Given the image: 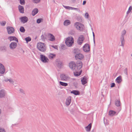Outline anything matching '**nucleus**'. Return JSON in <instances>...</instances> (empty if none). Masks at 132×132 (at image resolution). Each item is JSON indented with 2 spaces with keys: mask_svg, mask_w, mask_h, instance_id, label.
Instances as JSON below:
<instances>
[{
  "mask_svg": "<svg viewBox=\"0 0 132 132\" xmlns=\"http://www.w3.org/2000/svg\"><path fill=\"white\" fill-rule=\"evenodd\" d=\"M69 66L73 71L80 70L82 67V63L81 61L78 62L76 64L75 62L72 61L69 63Z\"/></svg>",
  "mask_w": 132,
  "mask_h": 132,
  "instance_id": "obj_1",
  "label": "nucleus"
},
{
  "mask_svg": "<svg viewBox=\"0 0 132 132\" xmlns=\"http://www.w3.org/2000/svg\"><path fill=\"white\" fill-rule=\"evenodd\" d=\"M37 47L38 50L41 52H45L46 50V44L42 43H38L37 45Z\"/></svg>",
  "mask_w": 132,
  "mask_h": 132,
  "instance_id": "obj_2",
  "label": "nucleus"
},
{
  "mask_svg": "<svg viewBox=\"0 0 132 132\" xmlns=\"http://www.w3.org/2000/svg\"><path fill=\"white\" fill-rule=\"evenodd\" d=\"M65 43L67 46H71L74 43V39L72 37H68L65 40Z\"/></svg>",
  "mask_w": 132,
  "mask_h": 132,
  "instance_id": "obj_3",
  "label": "nucleus"
},
{
  "mask_svg": "<svg viewBox=\"0 0 132 132\" xmlns=\"http://www.w3.org/2000/svg\"><path fill=\"white\" fill-rule=\"evenodd\" d=\"M126 33V31L125 30H123L121 32V35L120 37V40L121 42V45L120 46L123 47L125 43V40L124 38V36Z\"/></svg>",
  "mask_w": 132,
  "mask_h": 132,
  "instance_id": "obj_4",
  "label": "nucleus"
},
{
  "mask_svg": "<svg viewBox=\"0 0 132 132\" xmlns=\"http://www.w3.org/2000/svg\"><path fill=\"white\" fill-rule=\"evenodd\" d=\"M40 58L41 61L44 63H48L49 61L47 57L42 54L40 55Z\"/></svg>",
  "mask_w": 132,
  "mask_h": 132,
  "instance_id": "obj_5",
  "label": "nucleus"
},
{
  "mask_svg": "<svg viewBox=\"0 0 132 132\" xmlns=\"http://www.w3.org/2000/svg\"><path fill=\"white\" fill-rule=\"evenodd\" d=\"M60 77L61 80L63 81H67L70 79L69 77L66 75L63 74H61L60 75Z\"/></svg>",
  "mask_w": 132,
  "mask_h": 132,
  "instance_id": "obj_6",
  "label": "nucleus"
},
{
  "mask_svg": "<svg viewBox=\"0 0 132 132\" xmlns=\"http://www.w3.org/2000/svg\"><path fill=\"white\" fill-rule=\"evenodd\" d=\"M84 39V37L83 35H81L78 38L77 40L78 44L79 45H81L83 43Z\"/></svg>",
  "mask_w": 132,
  "mask_h": 132,
  "instance_id": "obj_7",
  "label": "nucleus"
},
{
  "mask_svg": "<svg viewBox=\"0 0 132 132\" xmlns=\"http://www.w3.org/2000/svg\"><path fill=\"white\" fill-rule=\"evenodd\" d=\"M83 50L85 52H89L90 50L89 45L88 44H86L83 47Z\"/></svg>",
  "mask_w": 132,
  "mask_h": 132,
  "instance_id": "obj_8",
  "label": "nucleus"
},
{
  "mask_svg": "<svg viewBox=\"0 0 132 132\" xmlns=\"http://www.w3.org/2000/svg\"><path fill=\"white\" fill-rule=\"evenodd\" d=\"M84 58L83 55L81 53L77 54L75 55V58L77 60L78 59L82 60Z\"/></svg>",
  "mask_w": 132,
  "mask_h": 132,
  "instance_id": "obj_9",
  "label": "nucleus"
},
{
  "mask_svg": "<svg viewBox=\"0 0 132 132\" xmlns=\"http://www.w3.org/2000/svg\"><path fill=\"white\" fill-rule=\"evenodd\" d=\"M7 29L9 34H11L14 32V29L12 27H7Z\"/></svg>",
  "mask_w": 132,
  "mask_h": 132,
  "instance_id": "obj_10",
  "label": "nucleus"
},
{
  "mask_svg": "<svg viewBox=\"0 0 132 132\" xmlns=\"http://www.w3.org/2000/svg\"><path fill=\"white\" fill-rule=\"evenodd\" d=\"M5 72V68L4 65L0 63V73L2 74L4 73Z\"/></svg>",
  "mask_w": 132,
  "mask_h": 132,
  "instance_id": "obj_11",
  "label": "nucleus"
},
{
  "mask_svg": "<svg viewBox=\"0 0 132 132\" xmlns=\"http://www.w3.org/2000/svg\"><path fill=\"white\" fill-rule=\"evenodd\" d=\"M48 37L49 38L48 40L52 41H54L55 40V38L54 35L50 33H48L47 34Z\"/></svg>",
  "mask_w": 132,
  "mask_h": 132,
  "instance_id": "obj_12",
  "label": "nucleus"
},
{
  "mask_svg": "<svg viewBox=\"0 0 132 132\" xmlns=\"http://www.w3.org/2000/svg\"><path fill=\"white\" fill-rule=\"evenodd\" d=\"M21 22L23 23L27 22L28 20V18L26 16H22L20 18Z\"/></svg>",
  "mask_w": 132,
  "mask_h": 132,
  "instance_id": "obj_13",
  "label": "nucleus"
},
{
  "mask_svg": "<svg viewBox=\"0 0 132 132\" xmlns=\"http://www.w3.org/2000/svg\"><path fill=\"white\" fill-rule=\"evenodd\" d=\"M79 70H75L74 71H73V73L75 76L77 77L80 76L81 74L82 70H80L79 71Z\"/></svg>",
  "mask_w": 132,
  "mask_h": 132,
  "instance_id": "obj_14",
  "label": "nucleus"
},
{
  "mask_svg": "<svg viewBox=\"0 0 132 132\" xmlns=\"http://www.w3.org/2000/svg\"><path fill=\"white\" fill-rule=\"evenodd\" d=\"M71 96H69L66 99V101L65 102L67 106H69L71 102Z\"/></svg>",
  "mask_w": 132,
  "mask_h": 132,
  "instance_id": "obj_15",
  "label": "nucleus"
},
{
  "mask_svg": "<svg viewBox=\"0 0 132 132\" xmlns=\"http://www.w3.org/2000/svg\"><path fill=\"white\" fill-rule=\"evenodd\" d=\"M17 45V44L16 43L12 42L10 44V47L11 49L13 50L16 47Z\"/></svg>",
  "mask_w": 132,
  "mask_h": 132,
  "instance_id": "obj_16",
  "label": "nucleus"
},
{
  "mask_svg": "<svg viewBox=\"0 0 132 132\" xmlns=\"http://www.w3.org/2000/svg\"><path fill=\"white\" fill-rule=\"evenodd\" d=\"M87 77L84 76L83 77L82 79H81V82L83 85H84L87 83Z\"/></svg>",
  "mask_w": 132,
  "mask_h": 132,
  "instance_id": "obj_17",
  "label": "nucleus"
},
{
  "mask_svg": "<svg viewBox=\"0 0 132 132\" xmlns=\"http://www.w3.org/2000/svg\"><path fill=\"white\" fill-rule=\"evenodd\" d=\"M63 64L62 62V61L60 60H58L57 61V67L60 68L62 67Z\"/></svg>",
  "mask_w": 132,
  "mask_h": 132,
  "instance_id": "obj_18",
  "label": "nucleus"
},
{
  "mask_svg": "<svg viewBox=\"0 0 132 132\" xmlns=\"http://www.w3.org/2000/svg\"><path fill=\"white\" fill-rule=\"evenodd\" d=\"M5 96V91L4 89L0 90V98L4 97Z\"/></svg>",
  "mask_w": 132,
  "mask_h": 132,
  "instance_id": "obj_19",
  "label": "nucleus"
},
{
  "mask_svg": "<svg viewBox=\"0 0 132 132\" xmlns=\"http://www.w3.org/2000/svg\"><path fill=\"white\" fill-rule=\"evenodd\" d=\"M8 39H10V41L12 40H15L17 42H18V39L15 37L14 36L9 37H8Z\"/></svg>",
  "mask_w": 132,
  "mask_h": 132,
  "instance_id": "obj_20",
  "label": "nucleus"
},
{
  "mask_svg": "<svg viewBox=\"0 0 132 132\" xmlns=\"http://www.w3.org/2000/svg\"><path fill=\"white\" fill-rule=\"evenodd\" d=\"M18 9L20 13H24V7L20 5H19L18 6Z\"/></svg>",
  "mask_w": 132,
  "mask_h": 132,
  "instance_id": "obj_21",
  "label": "nucleus"
},
{
  "mask_svg": "<svg viewBox=\"0 0 132 132\" xmlns=\"http://www.w3.org/2000/svg\"><path fill=\"white\" fill-rule=\"evenodd\" d=\"M116 80L118 84L120 83L122 81L121 76H119L116 79Z\"/></svg>",
  "mask_w": 132,
  "mask_h": 132,
  "instance_id": "obj_22",
  "label": "nucleus"
},
{
  "mask_svg": "<svg viewBox=\"0 0 132 132\" xmlns=\"http://www.w3.org/2000/svg\"><path fill=\"white\" fill-rule=\"evenodd\" d=\"M71 23L70 21L68 20H65L63 23L64 25L65 26H67L70 25Z\"/></svg>",
  "mask_w": 132,
  "mask_h": 132,
  "instance_id": "obj_23",
  "label": "nucleus"
},
{
  "mask_svg": "<svg viewBox=\"0 0 132 132\" xmlns=\"http://www.w3.org/2000/svg\"><path fill=\"white\" fill-rule=\"evenodd\" d=\"M71 93L75 95H79L80 94L79 91L77 90H73L71 92Z\"/></svg>",
  "mask_w": 132,
  "mask_h": 132,
  "instance_id": "obj_24",
  "label": "nucleus"
},
{
  "mask_svg": "<svg viewBox=\"0 0 132 132\" xmlns=\"http://www.w3.org/2000/svg\"><path fill=\"white\" fill-rule=\"evenodd\" d=\"M7 47L5 46H2L0 47V51H2L5 52L6 51Z\"/></svg>",
  "mask_w": 132,
  "mask_h": 132,
  "instance_id": "obj_25",
  "label": "nucleus"
},
{
  "mask_svg": "<svg viewBox=\"0 0 132 132\" xmlns=\"http://www.w3.org/2000/svg\"><path fill=\"white\" fill-rule=\"evenodd\" d=\"M38 10L36 8L34 9L32 12V15L33 16H34L38 12Z\"/></svg>",
  "mask_w": 132,
  "mask_h": 132,
  "instance_id": "obj_26",
  "label": "nucleus"
},
{
  "mask_svg": "<svg viewBox=\"0 0 132 132\" xmlns=\"http://www.w3.org/2000/svg\"><path fill=\"white\" fill-rule=\"evenodd\" d=\"M92 127V124L91 123H89L88 126L86 127V130L87 131H89L91 129Z\"/></svg>",
  "mask_w": 132,
  "mask_h": 132,
  "instance_id": "obj_27",
  "label": "nucleus"
},
{
  "mask_svg": "<svg viewBox=\"0 0 132 132\" xmlns=\"http://www.w3.org/2000/svg\"><path fill=\"white\" fill-rule=\"evenodd\" d=\"M116 113V112L113 110H110L109 112V114L111 116H113Z\"/></svg>",
  "mask_w": 132,
  "mask_h": 132,
  "instance_id": "obj_28",
  "label": "nucleus"
},
{
  "mask_svg": "<svg viewBox=\"0 0 132 132\" xmlns=\"http://www.w3.org/2000/svg\"><path fill=\"white\" fill-rule=\"evenodd\" d=\"M84 25L81 23V24L80 25V27H79V29H78L80 31H82L84 29Z\"/></svg>",
  "mask_w": 132,
  "mask_h": 132,
  "instance_id": "obj_29",
  "label": "nucleus"
},
{
  "mask_svg": "<svg viewBox=\"0 0 132 132\" xmlns=\"http://www.w3.org/2000/svg\"><path fill=\"white\" fill-rule=\"evenodd\" d=\"M56 55L55 54H53L52 53H50L48 56L49 58L50 59H52Z\"/></svg>",
  "mask_w": 132,
  "mask_h": 132,
  "instance_id": "obj_30",
  "label": "nucleus"
},
{
  "mask_svg": "<svg viewBox=\"0 0 132 132\" xmlns=\"http://www.w3.org/2000/svg\"><path fill=\"white\" fill-rule=\"evenodd\" d=\"M81 23L78 22H77L75 23L74 24V26L77 29H79V27H80V25Z\"/></svg>",
  "mask_w": 132,
  "mask_h": 132,
  "instance_id": "obj_31",
  "label": "nucleus"
},
{
  "mask_svg": "<svg viewBox=\"0 0 132 132\" xmlns=\"http://www.w3.org/2000/svg\"><path fill=\"white\" fill-rule=\"evenodd\" d=\"M115 104L117 106L119 107L121 105L120 102V101L117 100L115 102Z\"/></svg>",
  "mask_w": 132,
  "mask_h": 132,
  "instance_id": "obj_32",
  "label": "nucleus"
},
{
  "mask_svg": "<svg viewBox=\"0 0 132 132\" xmlns=\"http://www.w3.org/2000/svg\"><path fill=\"white\" fill-rule=\"evenodd\" d=\"M59 83L60 85L63 86H68V84L67 83L60 81Z\"/></svg>",
  "mask_w": 132,
  "mask_h": 132,
  "instance_id": "obj_33",
  "label": "nucleus"
},
{
  "mask_svg": "<svg viewBox=\"0 0 132 132\" xmlns=\"http://www.w3.org/2000/svg\"><path fill=\"white\" fill-rule=\"evenodd\" d=\"M70 34L72 35H75L76 34V32L74 30H72L69 32Z\"/></svg>",
  "mask_w": 132,
  "mask_h": 132,
  "instance_id": "obj_34",
  "label": "nucleus"
},
{
  "mask_svg": "<svg viewBox=\"0 0 132 132\" xmlns=\"http://www.w3.org/2000/svg\"><path fill=\"white\" fill-rule=\"evenodd\" d=\"M20 31L21 32L23 33L25 32V30L23 27L21 26L20 28Z\"/></svg>",
  "mask_w": 132,
  "mask_h": 132,
  "instance_id": "obj_35",
  "label": "nucleus"
},
{
  "mask_svg": "<svg viewBox=\"0 0 132 132\" xmlns=\"http://www.w3.org/2000/svg\"><path fill=\"white\" fill-rule=\"evenodd\" d=\"M25 39L27 43L30 41L31 40V39L29 37H28L26 38H25Z\"/></svg>",
  "mask_w": 132,
  "mask_h": 132,
  "instance_id": "obj_36",
  "label": "nucleus"
},
{
  "mask_svg": "<svg viewBox=\"0 0 132 132\" xmlns=\"http://www.w3.org/2000/svg\"><path fill=\"white\" fill-rule=\"evenodd\" d=\"M132 10V7L130 6L128 9V11L127 12V14H128L131 12Z\"/></svg>",
  "mask_w": 132,
  "mask_h": 132,
  "instance_id": "obj_37",
  "label": "nucleus"
},
{
  "mask_svg": "<svg viewBox=\"0 0 132 132\" xmlns=\"http://www.w3.org/2000/svg\"><path fill=\"white\" fill-rule=\"evenodd\" d=\"M43 20V19L42 18L38 19L37 20V22L38 23H39Z\"/></svg>",
  "mask_w": 132,
  "mask_h": 132,
  "instance_id": "obj_38",
  "label": "nucleus"
},
{
  "mask_svg": "<svg viewBox=\"0 0 132 132\" xmlns=\"http://www.w3.org/2000/svg\"><path fill=\"white\" fill-rule=\"evenodd\" d=\"M20 3L22 5H24L25 2L24 0H20Z\"/></svg>",
  "mask_w": 132,
  "mask_h": 132,
  "instance_id": "obj_39",
  "label": "nucleus"
},
{
  "mask_svg": "<svg viewBox=\"0 0 132 132\" xmlns=\"http://www.w3.org/2000/svg\"><path fill=\"white\" fill-rule=\"evenodd\" d=\"M0 23L1 26H4L5 25L6 23V22L5 21H3L2 22H1Z\"/></svg>",
  "mask_w": 132,
  "mask_h": 132,
  "instance_id": "obj_40",
  "label": "nucleus"
},
{
  "mask_svg": "<svg viewBox=\"0 0 132 132\" xmlns=\"http://www.w3.org/2000/svg\"><path fill=\"white\" fill-rule=\"evenodd\" d=\"M93 40L94 42V44L95 45V35L94 34V33L93 32Z\"/></svg>",
  "mask_w": 132,
  "mask_h": 132,
  "instance_id": "obj_41",
  "label": "nucleus"
},
{
  "mask_svg": "<svg viewBox=\"0 0 132 132\" xmlns=\"http://www.w3.org/2000/svg\"><path fill=\"white\" fill-rule=\"evenodd\" d=\"M40 1V0H33V2L35 3H37Z\"/></svg>",
  "mask_w": 132,
  "mask_h": 132,
  "instance_id": "obj_42",
  "label": "nucleus"
},
{
  "mask_svg": "<svg viewBox=\"0 0 132 132\" xmlns=\"http://www.w3.org/2000/svg\"><path fill=\"white\" fill-rule=\"evenodd\" d=\"M20 91L21 93L25 94V92L23 89L21 88L20 89Z\"/></svg>",
  "mask_w": 132,
  "mask_h": 132,
  "instance_id": "obj_43",
  "label": "nucleus"
},
{
  "mask_svg": "<svg viewBox=\"0 0 132 132\" xmlns=\"http://www.w3.org/2000/svg\"><path fill=\"white\" fill-rule=\"evenodd\" d=\"M41 39L43 40H45L46 38L44 36L42 35L41 36Z\"/></svg>",
  "mask_w": 132,
  "mask_h": 132,
  "instance_id": "obj_44",
  "label": "nucleus"
},
{
  "mask_svg": "<svg viewBox=\"0 0 132 132\" xmlns=\"http://www.w3.org/2000/svg\"><path fill=\"white\" fill-rule=\"evenodd\" d=\"M74 53L77 54H78V50H76V49H75L73 51Z\"/></svg>",
  "mask_w": 132,
  "mask_h": 132,
  "instance_id": "obj_45",
  "label": "nucleus"
},
{
  "mask_svg": "<svg viewBox=\"0 0 132 132\" xmlns=\"http://www.w3.org/2000/svg\"><path fill=\"white\" fill-rule=\"evenodd\" d=\"M85 16L86 18H89V15L88 13H86L85 14Z\"/></svg>",
  "mask_w": 132,
  "mask_h": 132,
  "instance_id": "obj_46",
  "label": "nucleus"
},
{
  "mask_svg": "<svg viewBox=\"0 0 132 132\" xmlns=\"http://www.w3.org/2000/svg\"><path fill=\"white\" fill-rule=\"evenodd\" d=\"M0 132H6V131L4 129L0 128Z\"/></svg>",
  "mask_w": 132,
  "mask_h": 132,
  "instance_id": "obj_47",
  "label": "nucleus"
},
{
  "mask_svg": "<svg viewBox=\"0 0 132 132\" xmlns=\"http://www.w3.org/2000/svg\"><path fill=\"white\" fill-rule=\"evenodd\" d=\"M63 6L65 8V9H70L71 7H69V6H66L63 5Z\"/></svg>",
  "mask_w": 132,
  "mask_h": 132,
  "instance_id": "obj_48",
  "label": "nucleus"
},
{
  "mask_svg": "<svg viewBox=\"0 0 132 132\" xmlns=\"http://www.w3.org/2000/svg\"><path fill=\"white\" fill-rule=\"evenodd\" d=\"M51 47L54 48L55 49H56L58 50V47L56 45H52Z\"/></svg>",
  "mask_w": 132,
  "mask_h": 132,
  "instance_id": "obj_49",
  "label": "nucleus"
},
{
  "mask_svg": "<svg viewBox=\"0 0 132 132\" xmlns=\"http://www.w3.org/2000/svg\"><path fill=\"white\" fill-rule=\"evenodd\" d=\"M115 85V84L114 83H112L111 84V87L112 88L114 87Z\"/></svg>",
  "mask_w": 132,
  "mask_h": 132,
  "instance_id": "obj_50",
  "label": "nucleus"
},
{
  "mask_svg": "<svg viewBox=\"0 0 132 132\" xmlns=\"http://www.w3.org/2000/svg\"><path fill=\"white\" fill-rule=\"evenodd\" d=\"M127 68H126L124 70V73L126 74V75H127Z\"/></svg>",
  "mask_w": 132,
  "mask_h": 132,
  "instance_id": "obj_51",
  "label": "nucleus"
},
{
  "mask_svg": "<svg viewBox=\"0 0 132 132\" xmlns=\"http://www.w3.org/2000/svg\"><path fill=\"white\" fill-rule=\"evenodd\" d=\"M9 82L13 84L14 82V81L11 79H9Z\"/></svg>",
  "mask_w": 132,
  "mask_h": 132,
  "instance_id": "obj_52",
  "label": "nucleus"
},
{
  "mask_svg": "<svg viewBox=\"0 0 132 132\" xmlns=\"http://www.w3.org/2000/svg\"><path fill=\"white\" fill-rule=\"evenodd\" d=\"M71 9H74V10H79V11H80L77 8H76L73 7H71Z\"/></svg>",
  "mask_w": 132,
  "mask_h": 132,
  "instance_id": "obj_53",
  "label": "nucleus"
},
{
  "mask_svg": "<svg viewBox=\"0 0 132 132\" xmlns=\"http://www.w3.org/2000/svg\"><path fill=\"white\" fill-rule=\"evenodd\" d=\"M86 1H84L83 2L82 4L83 5H84L86 4Z\"/></svg>",
  "mask_w": 132,
  "mask_h": 132,
  "instance_id": "obj_54",
  "label": "nucleus"
},
{
  "mask_svg": "<svg viewBox=\"0 0 132 132\" xmlns=\"http://www.w3.org/2000/svg\"><path fill=\"white\" fill-rule=\"evenodd\" d=\"M9 79H5V82H7V81H9Z\"/></svg>",
  "mask_w": 132,
  "mask_h": 132,
  "instance_id": "obj_55",
  "label": "nucleus"
},
{
  "mask_svg": "<svg viewBox=\"0 0 132 132\" xmlns=\"http://www.w3.org/2000/svg\"><path fill=\"white\" fill-rule=\"evenodd\" d=\"M1 110L0 109V114H1Z\"/></svg>",
  "mask_w": 132,
  "mask_h": 132,
  "instance_id": "obj_56",
  "label": "nucleus"
},
{
  "mask_svg": "<svg viewBox=\"0 0 132 132\" xmlns=\"http://www.w3.org/2000/svg\"><path fill=\"white\" fill-rule=\"evenodd\" d=\"M71 113L72 114H73V112H72V113Z\"/></svg>",
  "mask_w": 132,
  "mask_h": 132,
  "instance_id": "obj_57",
  "label": "nucleus"
},
{
  "mask_svg": "<svg viewBox=\"0 0 132 132\" xmlns=\"http://www.w3.org/2000/svg\"><path fill=\"white\" fill-rule=\"evenodd\" d=\"M131 56H132V54H131Z\"/></svg>",
  "mask_w": 132,
  "mask_h": 132,
  "instance_id": "obj_58",
  "label": "nucleus"
},
{
  "mask_svg": "<svg viewBox=\"0 0 132 132\" xmlns=\"http://www.w3.org/2000/svg\"><path fill=\"white\" fill-rule=\"evenodd\" d=\"M74 1H75V0H74Z\"/></svg>",
  "mask_w": 132,
  "mask_h": 132,
  "instance_id": "obj_59",
  "label": "nucleus"
}]
</instances>
